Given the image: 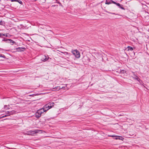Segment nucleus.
Masks as SVG:
<instances>
[{
    "instance_id": "1",
    "label": "nucleus",
    "mask_w": 149,
    "mask_h": 149,
    "mask_svg": "<svg viewBox=\"0 0 149 149\" xmlns=\"http://www.w3.org/2000/svg\"><path fill=\"white\" fill-rule=\"evenodd\" d=\"M47 107H49L48 105H45L42 108L38 110L36 113V116L37 118L40 117L41 115V114L45 112L46 111H47V109H46Z\"/></svg>"
},
{
    "instance_id": "2",
    "label": "nucleus",
    "mask_w": 149,
    "mask_h": 149,
    "mask_svg": "<svg viewBox=\"0 0 149 149\" xmlns=\"http://www.w3.org/2000/svg\"><path fill=\"white\" fill-rule=\"evenodd\" d=\"M72 53L75 57L77 58H79L80 57V54L79 51L77 50H74L72 51Z\"/></svg>"
},
{
    "instance_id": "3",
    "label": "nucleus",
    "mask_w": 149,
    "mask_h": 149,
    "mask_svg": "<svg viewBox=\"0 0 149 149\" xmlns=\"http://www.w3.org/2000/svg\"><path fill=\"white\" fill-rule=\"evenodd\" d=\"M111 1L112 2V3L116 4L121 9L123 10H125V8L123 7V5H122L120 4V3H117L112 0H111Z\"/></svg>"
},
{
    "instance_id": "4",
    "label": "nucleus",
    "mask_w": 149,
    "mask_h": 149,
    "mask_svg": "<svg viewBox=\"0 0 149 149\" xmlns=\"http://www.w3.org/2000/svg\"><path fill=\"white\" fill-rule=\"evenodd\" d=\"M49 58V57L48 56L43 55L42 57L41 60L43 61H47Z\"/></svg>"
},
{
    "instance_id": "5",
    "label": "nucleus",
    "mask_w": 149,
    "mask_h": 149,
    "mask_svg": "<svg viewBox=\"0 0 149 149\" xmlns=\"http://www.w3.org/2000/svg\"><path fill=\"white\" fill-rule=\"evenodd\" d=\"M40 131V130H36L33 131L30 130L29 131V133L32 134V135H33L35 134L38 133Z\"/></svg>"
},
{
    "instance_id": "6",
    "label": "nucleus",
    "mask_w": 149,
    "mask_h": 149,
    "mask_svg": "<svg viewBox=\"0 0 149 149\" xmlns=\"http://www.w3.org/2000/svg\"><path fill=\"white\" fill-rule=\"evenodd\" d=\"M25 48H21V47H18L17 48H16L14 49L15 50V52H22L23 51L22 50V49H25Z\"/></svg>"
},
{
    "instance_id": "7",
    "label": "nucleus",
    "mask_w": 149,
    "mask_h": 149,
    "mask_svg": "<svg viewBox=\"0 0 149 149\" xmlns=\"http://www.w3.org/2000/svg\"><path fill=\"white\" fill-rule=\"evenodd\" d=\"M46 105H49V107H47V108L46 109H47V110H48L52 108V107L54 105V102H52V103L49 104H47Z\"/></svg>"
},
{
    "instance_id": "8",
    "label": "nucleus",
    "mask_w": 149,
    "mask_h": 149,
    "mask_svg": "<svg viewBox=\"0 0 149 149\" xmlns=\"http://www.w3.org/2000/svg\"><path fill=\"white\" fill-rule=\"evenodd\" d=\"M15 111L13 110L11 111H7V113H8V115L9 116L12 115L15 113Z\"/></svg>"
},
{
    "instance_id": "9",
    "label": "nucleus",
    "mask_w": 149,
    "mask_h": 149,
    "mask_svg": "<svg viewBox=\"0 0 149 149\" xmlns=\"http://www.w3.org/2000/svg\"><path fill=\"white\" fill-rule=\"evenodd\" d=\"M134 76L135 77H133V78L135 79L136 80L138 81H139L140 83V79L139 77H138L137 76L135 75H134Z\"/></svg>"
},
{
    "instance_id": "10",
    "label": "nucleus",
    "mask_w": 149,
    "mask_h": 149,
    "mask_svg": "<svg viewBox=\"0 0 149 149\" xmlns=\"http://www.w3.org/2000/svg\"><path fill=\"white\" fill-rule=\"evenodd\" d=\"M124 139V138L123 137L121 136H118L115 138L116 139H120L122 141H123Z\"/></svg>"
},
{
    "instance_id": "11",
    "label": "nucleus",
    "mask_w": 149,
    "mask_h": 149,
    "mask_svg": "<svg viewBox=\"0 0 149 149\" xmlns=\"http://www.w3.org/2000/svg\"><path fill=\"white\" fill-rule=\"evenodd\" d=\"M126 49H127L128 51L130 50L132 51L133 50V48L130 46H128Z\"/></svg>"
},
{
    "instance_id": "12",
    "label": "nucleus",
    "mask_w": 149,
    "mask_h": 149,
    "mask_svg": "<svg viewBox=\"0 0 149 149\" xmlns=\"http://www.w3.org/2000/svg\"><path fill=\"white\" fill-rule=\"evenodd\" d=\"M6 40H7V41H8V42L9 43H15V42L13 40H12L10 39H6Z\"/></svg>"
},
{
    "instance_id": "13",
    "label": "nucleus",
    "mask_w": 149,
    "mask_h": 149,
    "mask_svg": "<svg viewBox=\"0 0 149 149\" xmlns=\"http://www.w3.org/2000/svg\"><path fill=\"white\" fill-rule=\"evenodd\" d=\"M111 3H112V2L111 1L108 2L107 0H106V2L105 3V4H111Z\"/></svg>"
},
{
    "instance_id": "14",
    "label": "nucleus",
    "mask_w": 149,
    "mask_h": 149,
    "mask_svg": "<svg viewBox=\"0 0 149 149\" xmlns=\"http://www.w3.org/2000/svg\"><path fill=\"white\" fill-rule=\"evenodd\" d=\"M4 108L6 109H9V108L7 107V105L4 106Z\"/></svg>"
},
{
    "instance_id": "15",
    "label": "nucleus",
    "mask_w": 149,
    "mask_h": 149,
    "mask_svg": "<svg viewBox=\"0 0 149 149\" xmlns=\"http://www.w3.org/2000/svg\"><path fill=\"white\" fill-rule=\"evenodd\" d=\"M9 116V115H8V113H7V115H5L4 116H2L1 118H4V117H6V116Z\"/></svg>"
},
{
    "instance_id": "16",
    "label": "nucleus",
    "mask_w": 149,
    "mask_h": 149,
    "mask_svg": "<svg viewBox=\"0 0 149 149\" xmlns=\"http://www.w3.org/2000/svg\"><path fill=\"white\" fill-rule=\"evenodd\" d=\"M26 134L28 135H32V134L30 133H29V131L28 132L26 133Z\"/></svg>"
},
{
    "instance_id": "17",
    "label": "nucleus",
    "mask_w": 149,
    "mask_h": 149,
    "mask_svg": "<svg viewBox=\"0 0 149 149\" xmlns=\"http://www.w3.org/2000/svg\"><path fill=\"white\" fill-rule=\"evenodd\" d=\"M17 2H18L19 3L21 4H22V2L20 0H18V1H17Z\"/></svg>"
},
{
    "instance_id": "18",
    "label": "nucleus",
    "mask_w": 149,
    "mask_h": 149,
    "mask_svg": "<svg viewBox=\"0 0 149 149\" xmlns=\"http://www.w3.org/2000/svg\"><path fill=\"white\" fill-rule=\"evenodd\" d=\"M126 71H125L124 70H122L121 71V72L122 73H124V72H125Z\"/></svg>"
},
{
    "instance_id": "19",
    "label": "nucleus",
    "mask_w": 149,
    "mask_h": 149,
    "mask_svg": "<svg viewBox=\"0 0 149 149\" xmlns=\"http://www.w3.org/2000/svg\"><path fill=\"white\" fill-rule=\"evenodd\" d=\"M1 37H2L3 36H5V34H3V33H1Z\"/></svg>"
},
{
    "instance_id": "20",
    "label": "nucleus",
    "mask_w": 149,
    "mask_h": 149,
    "mask_svg": "<svg viewBox=\"0 0 149 149\" xmlns=\"http://www.w3.org/2000/svg\"><path fill=\"white\" fill-rule=\"evenodd\" d=\"M18 1V0H11V2H14V1Z\"/></svg>"
},
{
    "instance_id": "21",
    "label": "nucleus",
    "mask_w": 149,
    "mask_h": 149,
    "mask_svg": "<svg viewBox=\"0 0 149 149\" xmlns=\"http://www.w3.org/2000/svg\"><path fill=\"white\" fill-rule=\"evenodd\" d=\"M4 56H5L4 55H2V54L0 55V57H4Z\"/></svg>"
},
{
    "instance_id": "22",
    "label": "nucleus",
    "mask_w": 149,
    "mask_h": 149,
    "mask_svg": "<svg viewBox=\"0 0 149 149\" xmlns=\"http://www.w3.org/2000/svg\"><path fill=\"white\" fill-rule=\"evenodd\" d=\"M107 12L109 13H110V14H115V13H110L109 12H107Z\"/></svg>"
},
{
    "instance_id": "23",
    "label": "nucleus",
    "mask_w": 149,
    "mask_h": 149,
    "mask_svg": "<svg viewBox=\"0 0 149 149\" xmlns=\"http://www.w3.org/2000/svg\"><path fill=\"white\" fill-rule=\"evenodd\" d=\"M2 41H7V40H6L4 38L2 40Z\"/></svg>"
},
{
    "instance_id": "24",
    "label": "nucleus",
    "mask_w": 149,
    "mask_h": 149,
    "mask_svg": "<svg viewBox=\"0 0 149 149\" xmlns=\"http://www.w3.org/2000/svg\"><path fill=\"white\" fill-rule=\"evenodd\" d=\"M1 23H2L1 21H0V25H1L2 24Z\"/></svg>"
},
{
    "instance_id": "25",
    "label": "nucleus",
    "mask_w": 149,
    "mask_h": 149,
    "mask_svg": "<svg viewBox=\"0 0 149 149\" xmlns=\"http://www.w3.org/2000/svg\"><path fill=\"white\" fill-rule=\"evenodd\" d=\"M111 136V137H113V136Z\"/></svg>"
},
{
    "instance_id": "26",
    "label": "nucleus",
    "mask_w": 149,
    "mask_h": 149,
    "mask_svg": "<svg viewBox=\"0 0 149 149\" xmlns=\"http://www.w3.org/2000/svg\"><path fill=\"white\" fill-rule=\"evenodd\" d=\"M11 149H16L15 148H11Z\"/></svg>"
},
{
    "instance_id": "27",
    "label": "nucleus",
    "mask_w": 149,
    "mask_h": 149,
    "mask_svg": "<svg viewBox=\"0 0 149 149\" xmlns=\"http://www.w3.org/2000/svg\"><path fill=\"white\" fill-rule=\"evenodd\" d=\"M6 115H7V112L6 113Z\"/></svg>"
},
{
    "instance_id": "28",
    "label": "nucleus",
    "mask_w": 149,
    "mask_h": 149,
    "mask_svg": "<svg viewBox=\"0 0 149 149\" xmlns=\"http://www.w3.org/2000/svg\"><path fill=\"white\" fill-rule=\"evenodd\" d=\"M1 37V33H0V37Z\"/></svg>"
},
{
    "instance_id": "29",
    "label": "nucleus",
    "mask_w": 149,
    "mask_h": 149,
    "mask_svg": "<svg viewBox=\"0 0 149 149\" xmlns=\"http://www.w3.org/2000/svg\"><path fill=\"white\" fill-rule=\"evenodd\" d=\"M6 37H7V35H6Z\"/></svg>"
}]
</instances>
